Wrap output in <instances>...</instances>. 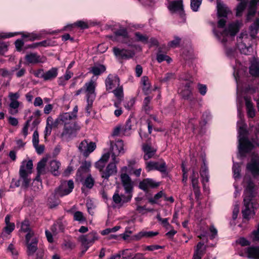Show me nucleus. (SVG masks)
Returning <instances> with one entry per match:
<instances>
[{
    "instance_id": "e433bc0d",
    "label": "nucleus",
    "mask_w": 259,
    "mask_h": 259,
    "mask_svg": "<svg viewBox=\"0 0 259 259\" xmlns=\"http://www.w3.org/2000/svg\"><path fill=\"white\" fill-rule=\"evenodd\" d=\"M205 247L204 244L201 242H199L196 246L195 251L193 255V259H201Z\"/></svg>"
},
{
    "instance_id": "de8ad7c7",
    "label": "nucleus",
    "mask_w": 259,
    "mask_h": 259,
    "mask_svg": "<svg viewBox=\"0 0 259 259\" xmlns=\"http://www.w3.org/2000/svg\"><path fill=\"white\" fill-rule=\"evenodd\" d=\"M10 112L12 114H15L18 113V108L20 105V102L18 101H10Z\"/></svg>"
},
{
    "instance_id": "c9c22d12",
    "label": "nucleus",
    "mask_w": 259,
    "mask_h": 259,
    "mask_svg": "<svg viewBox=\"0 0 259 259\" xmlns=\"http://www.w3.org/2000/svg\"><path fill=\"white\" fill-rule=\"evenodd\" d=\"M106 70V67L103 65H96L90 69L89 72L94 74V76H98L104 72Z\"/></svg>"
},
{
    "instance_id": "a18cd8bd",
    "label": "nucleus",
    "mask_w": 259,
    "mask_h": 259,
    "mask_svg": "<svg viewBox=\"0 0 259 259\" xmlns=\"http://www.w3.org/2000/svg\"><path fill=\"white\" fill-rule=\"evenodd\" d=\"M141 84L143 87V90L147 94L151 88V84L149 79L147 76H143L141 79Z\"/></svg>"
},
{
    "instance_id": "3c124183",
    "label": "nucleus",
    "mask_w": 259,
    "mask_h": 259,
    "mask_svg": "<svg viewBox=\"0 0 259 259\" xmlns=\"http://www.w3.org/2000/svg\"><path fill=\"white\" fill-rule=\"evenodd\" d=\"M246 7V4L245 2H240L236 7V16H241L243 12Z\"/></svg>"
},
{
    "instance_id": "2eb2a0df",
    "label": "nucleus",
    "mask_w": 259,
    "mask_h": 259,
    "mask_svg": "<svg viewBox=\"0 0 259 259\" xmlns=\"http://www.w3.org/2000/svg\"><path fill=\"white\" fill-rule=\"evenodd\" d=\"M106 90L108 92L120 86V79L118 76L114 74H110L105 79Z\"/></svg>"
},
{
    "instance_id": "a878e982",
    "label": "nucleus",
    "mask_w": 259,
    "mask_h": 259,
    "mask_svg": "<svg viewBox=\"0 0 259 259\" xmlns=\"http://www.w3.org/2000/svg\"><path fill=\"white\" fill-rule=\"evenodd\" d=\"M142 150L144 153L143 156L144 159L147 160L154 157L156 151V149L148 144H143L142 146Z\"/></svg>"
},
{
    "instance_id": "603ef678",
    "label": "nucleus",
    "mask_w": 259,
    "mask_h": 259,
    "mask_svg": "<svg viewBox=\"0 0 259 259\" xmlns=\"http://www.w3.org/2000/svg\"><path fill=\"white\" fill-rule=\"evenodd\" d=\"M21 66V60L20 61L19 64L15 67L12 68L11 71L6 70H2V74L4 76H11L13 73L17 70L19 69Z\"/></svg>"
},
{
    "instance_id": "4c0bfd02",
    "label": "nucleus",
    "mask_w": 259,
    "mask_h": 259,
    "mask_svg": "<svg viewBox=\"0 0 259 259\" xmlns=\"http://www.w3.org/2000/svg\"><path fill=\"white\" fill-rule=\"evenodd\" d=\"M58 75V69L57 68H52L49 70L45 72L44 80H52L57 77Z\"/></svg>"
},
{
    "instance_id": "2f4dec72",
    "label": "nucleus",
    "mask_w": 259,
    "mask_h": 259,
    "mask_svg": "<svg viewBox=\"0 0 259 259\" xmlns=\"http://www.w3.org/2000/svg\"><path fill=\"white\" fill-rule=\"evenodd\" d=\"M158 232L142 231L133 236V239L139 240L143 237L150 238L158 235Z\"/></svg>"
},
{
    "instance_id": "f8f14e48",
    "label": "nucleus",
    "mask_w": 259,
    "mask_h": 259,
    "mask_svg": "<svg viewBox=\"0 0 259 259\" xmlns=\"http://www.w3.org/2000/svg\"><path fill=\"white\" fill-rule=\"evenodd\" d=\"M97 77L93 76L91 80L86 82L83 88V91L85 93L86 98L95 99L96 98L95 89L97 86Z\"/></svg>"
},
{
    "instance_id": "6ab92c4d",
    "label": "nucleus",
    "mask_w": 259,
    "mask_h": 259,
    "mask_svg": "<svg viewBox=\"0 0 259 259\" xmlns=\"http://www.w3.org/2000/svg\"><path fill=\"white\" fill-rule=\"evenodd\" d=\"M96 148V145L95 143H88L86 140L82 141L78 146L79 151L84 156H88L91 153L95 150Z\"/></svg>"
},
{
    "instance_id": "774afa93",
    "label": "nucleus",
    "mask_w": 259,
    "mask_h": 259,
    "mask_svg": "<svg viewBox=\"0 0 259 259\" xmlns=\"http://www.w3.org/2000/svg\"><path fill=\"white\" fill-rule=\"evenodd\" d=\"M197 89L199 93L202 96H204L207 92V87L205 84L198 83L197 84Z\"/></svg>"
},
{
    "instance_id": "c85d7f7f",
    "label": "nucleus",
    "mask_w": 259,
    "mask_h": 259,
    "mask_svg": "<svg viewBox=\"0 0 259 259\" xmlns=\"http://www.w3.org/2000/svg\"><path fill=\"white\" fill-rule=\"evenodd\" d=\"M110 156L109 152H107L103 154L100 159L96 163V167L100 171L103 169L106 162L108 161Z\"/></svg>"
},
{
    "instance_id": "09e8293b",
    "label": "nucleus",
    "mask_w": 259,
    "mask_h": 259,
    "mask_svg": "<svg viewBox=\"0 0 259 259\" xmlns=\"http://www.w3.org/2000/svg\"><path fill=\"white\" fill-rule=\"evenodd\" d=\"M202 0H191L190 8L192 11L198 12L201 5Z\"/></svg>"
},
{
    "instance_id": "13d9d810",
    "label": "nucleus",
    "mask_w": 259,
    "mask_h": 259,
    "mask_svg": "<svg viewBox=\"0 0 259 259\" xmlns=\"http://www.w3.org/2000/svg\"><path fill=\"white\" fill-rule=\"evenodd\" d=\"M157 60L159 63L166 61L168 63H169L171 61V59L169 56L162 54H157Z\"/></svg>"
},
{
    "instance_id": "4d7b16f0",
    "label": "nucleus",
    "mask_w": 259,
    "mask_h": 259,
    "mask_svg": "<svg viewBox=\"0 0 259 259\" xmlns=\"http://www.w3.org/2000/svg\"><path fill=\"white\" fill-rule=\"evenodd\" d=\"M94 184V180L91 175H89L83 182V185L88 188L93 187Z\"/></svg>"
},
{
    "instance_id": "b1692460",
    "label": "nucleus",
    "mask_w": 259,
    "mask_h": 259,
    "mask_svg": "<svg viewBox=\"0 0 259 259\" xmlns=\"http://www.w3.org/2000/svg\"><path fill=\"white\" fill-rule=\"evenodd\" d=\"M240 255L246 256L249 259H259V245L248 247L246 248L244 254Z\"/></svg>"
},
{
    "instance_id": "ddd939ff",
    "label": "nucleus",
    "mask_w": 259,
    "mask_h": 259,
    "mask_svg": "<svg viewBox=\"0 0 259 259\" xmlns=\"http://www.w3.org/2000/svg\"><path fill=\"white\" fill-rule=\"evenodd\" d=\"M98 235L95 232H90L86 235H81L78 238L79 241L85 248V250H87L95 241L98 240Z\"/></svg>"
},
{
    "instance_id": "bb28decb",
    "label": "nucleus",
    "mask_w": 259,
    "mask_h": 259,
    "mask_svg": "<svg viewBox=\"0 0 259 259\" xmlns=\"http://www.w3.org/2000/svg\"><path fill=\"white\" fill-rule=\"evenodd\" d=\"M198 178V174L197 172H195L194 170L193 169V173L190 178L193 190L196 197H198L200 194Z\"/></svg>"
},
{
    "instance_id": "9d476101",
    "label": "nucleus",
    "mask_w": 259,
    "mask_h": 259,
    "mask_svg": "<svg viewBox=\"0 0 259 259\" xmlns=\"http://www.w3.org/2000/svg\"><path fill=\"white\" fill-rule=\"evenodd\" d=\"M167 8L171 13L177 14L182 19V21L184 20L185 14L182 0H177L169 2Z\"/></svg>"
},
{
    "instance_id": "6e6552de",
    "label": "nucleus",
    "mask_w": 259,
    "mask_h": 259,
    "mask_svg": "<svg viewBox=\"0 0 259 259\" xmlns=\"http://www.w3.org/2000/svg\"><path fill=\"white\" fill-rule=\"evenodd\" d=\"M250 41L246 31L241 32L237 38V47L241 54L249 55L252 52Z\"/></svg>"
},
{
    "instance_id": "dca6fc26",
    "label": "nucleus",
    "mask_w": 259,
    "mask_h": 259,
    "mask_svg": "<svg viewBox=\"0 0 259 259\" xmlns=\"http://www.w3.org/2000/svg\"><path fill=\"white\" fill-rule=\"evenodd\" d=\"M247 170L250 172L254 177L259 172V156L257 155L252 156L251 160L246 166Z\"/></svg>"
},
{
    "instance_id": "4be33fe9",
    "label": "nucleus",
    "mask_w": 259,
    "mask_h": 259,
    "mask_svg": "<svg viewBox=\"0 0 259 259\" xmlns=\"http://www.w3.org/2000/svg\"><path fill=\"white\" fill-rule=\"evenodd\" d=\"M25 59L26 63L29 64H37L44 63L46 61V58L44 56L38 55L37 53H30L26 55Z\"/></svg>"
},
{
    "instance_id": "1a4fd4ad",
    "label": "nucleus",
    "mask_w": 259,
    "mask_h": 259,
    "mask_svg": "<svg viewBox=\"0 0 259 259\" xmlns=\"http://www.w3.org/2000/svg\"><path fill=\"white\" fill-rule=\"evenodd\" d=\"M217 8L218 11V15L220 18L218 21V27L219 29H223L226 20L228 10L225 5L221 2V0H217Z\"/></svg>"
},
{
    "instance_id": "f257e3e1",
    "label": "nucleus",
    "mask_w": 259,
    "mask_h": 259,
    "mask_svg": "<svg viewBox=\"0 0 259 259\" xmlns=\"http://www.w3.org/2000/svg\"><path fill=\"white\" fill-rule=\"evenodd\" d=\"M242 25L241 21H236L230 23L227 29L222 32H218L214 29L213 32L218 39L220 41L225 48V53L228 57L231 59V64L234 69V76L237 84V105L238 120L237 122L238 132V149L239 153L243 154L250 151L256 146H259L257 142L252 140L249 141L248 139V132L247 125L245 123L243 114L241 111L245 102L246 111L248 118H253L255 116L256 110L250 98L247 97L248 94L244 89V84L242 78L247 71V66L245 63H241L238 58L237 50L230 45L231 39L239 31Z\"/></svg>"
},
{
    "instance_id": "37998d69",
    "label": "nucleus",
    "mask_w": 259,
    "mask_h": 259,
    "mask_svg": "<svg viewBox=\"0 0 259 259\" xmlns=\"http://www.w3.org/2000/svg\"><path fill=\"white\" fill-rule=\"evenodd\" d=\"M232 170L233 172V178L235 181H237L240 178L241 164L234 162Z\"/></svg>"
},
{
    "instance_id": "aec40b11",
    "label": "nucleus",
    "mask_w": 259,
    "mask_h": 259,
    "mask_svg": "<svg viewBox=\"0 0 259 259\" xmlns=\"http://www.w3.org/2000/svg\"><path fill=\"white\" fill-rule=\"evenodd\" d=\"M117 163L113 161L109 163L105 169H102L101 171L102 177L104 179L108 180L110 176L116 174L117 171L116 164Z\"/></svg>"
},
{
    "instance_id": "ea45409f",
    "label": "nucleus",
    "mask_w": 259,
    "mask_h": 259,
    "mask_svg": "<svg viewBox=\"0 0 259 259\" xmlns=\"http://www.w3.org/2000/svg\"><path fill=\"white\" fill-rule=\"evenodd\" d=\"M23 167L25 173L30 174L32 172L33 163L31 160H23L21 163L20 168Z\"/></svg>"
},
{
    "instance_id": "7c9ffc66",
    "label": "nucleus",
    "mask_w": 259,
    "mask_h": 259,
    "mask_svg": "<svg viewBox=\"0 0 259 259\" xmlns=\"http://www.w3.org/2000/svg\"><path fill=\"white\" fill-rule=\"evenodd\" d=\"M259 29V19H257L249 27L248 35L250 40L251 41L252 39L256 37V35L258 33Z\"/></svg>"
},
{
    "instance_id": "72a5a7b5",
    "label": "nucleus",
    "mask_w": 259,
    "mask_h": 259,
    "mask_svg": "<svg viewBox=\"0 0 259 259\" xmlns=\"http://www.w3.org/2000/svg\"><path fill=\"white\" fill-rule=\"evenodd\" d=\"M50 170L52 174L54 176H58L59 175L60 172L59 169L60 167L61 163L59 161L56 160L50 161L49 162Z\"/></svg>"
},
{
    "instance_id": "412c9836",
    "label": "nucleus",
    "mask_w": 259,
    "mask_h": 259,
    "mask_svg": "<svg viewBox=\"0 0 259 259\" xmlns=\"http://www.w3.org/2000/svg\"><path fill=\"white\" fill-rule=\"evenodd\" d=\"M200 173L203 189L206 190L207 188L206 184L209 182V177L207 163L205 159H203V164L201 166Z\"/></svg>"
},
{
    "instance_id": "f03ea898",
    "label": "nucleus",
    "mask_w": 259,
    "mask_h": 259,
    "mask_svg": "<svg viewBox=\"0 0 259 259\" xmlns=\"http://www.w3.org/2000/svg\"><path fill=\"white\" fill-rule=\"evenodd\" d=\"M244 182L246 183L243 194V207L242 214L243 219L249 220L254 217L256 211L259 207V202L255 198L256 187L250 180L245 178Z\"/></svg>"
},
{
    "instance_id": "20e7f679",
    "label": "nucleus",
    "mask_w": 259,
    "mask_h": 259,
    "mask_svg": "<svg viewBox=\"0 0 259 259\" xmlns=\"http://www.w3.org/2000/svg\"><path fill=\"white\" fill-rule=\"evenodd\" d=\"M118 39L121 40L123 43L126 44L130 47V49H119L114 47L113 49V53L116 58L122 59H128L134 57L135 52L133 50L135 46L133 41H131L126 31L123 32V35H118Z\"/></svg>"
},
{
    "instance_id": "680f3d73",
    "label": "nucleus",
    "mask_w": 259,
    "mask_h": 259,
    "mask_svg": "<svg viewBox=\"0 0 259 259\" xmlns=\"http://www.w3.org/2000/svg\"><path fill=\"white\" fill-rule=\"evenodd\" d=\"M198 121L193 119H191L189 121L187 125V128L190 132L193 133H196L195 125L197 124Z\"/></svg>"
},
{
    "instance_id": "c756f323",
    "label": "nucleus",
    "mask_w": 259,
    "mask_h": 259,
    "mask_svg": "<svg viewBox=\"0 0 259 259\" xmlns=\"http://www.w3.org/2000/svg\"><path fill=\"white\" fill-rule=\"evenodd\" d=\"M128 171V167L127 166H123L120 170V180L122 185H124V180H126L125 182L131 186H134V183L132 181L130 176L126 174Z\"/></svg>"
},
{
    "instance_id": "39448f33",
    "label": "nucleus",
    "mask_w": 259,
    "mask_h": 259,
    "mask_svg": "<svg viewBox=\"0 0 259 259\" xmlns=\"http://www.w3.org/2000/svg\"><path fill=\"white\" fill-rule=\"evenodd\" d=\"M69 114L60 115L56 119V122L64 125L62 136L71 137L78 131L80 126L75 122V119H70Z\"/></svg>"
},
{
    "instance_id": "cd10ccee",
    "label": "nucleus",
    "mask_w": 259,
    "mask_h": 259,
    "mask_svg": "<svg viewBox=\"0 0 259 259\" xmlns=\"http://www.w3.org/2000/svg\"><path fill=\"white\" fill-rule=\"evenodd\" d=\"M46 162L47 160L45 158L42 159L39 162H38L37 166L38 176L33 181V183H40L39 176L44 174L45 172V166L46 165Z\"/></svg>"
},
{
    "instance_id": "4468645a",
    "label": "nucleus",
    "mask_w": 259,
    "mask_h": 259,
    "mask_svg": "<svg viewBox=\"0 0 259 259\" xmlns=\"http://www.w3.org/2000/svg\"><path fill=\"white\" fill-rule=\"evenodd\" d=\"M73 188L74 183L73 181L69 180L67 182H63L56 191V195L61 197L68 195L72 192Z\"/></svg>"
},
{
    "instance_id": "0eeeda50",
    "label": "nucleus",
    "mask_w": 259,
    "mask_h": 259,
    "mask_svg": "<svg viewBox=\"0 0 259 259\" xmlns=\"http://www.w3.org/2000/svg\"><path fill=\"white\" fill-rule=\"evenodd\" d=\"M45 32V30L41 31L39 33L35 32H0V38H10L18 35H21L22 37L26 41H33L39 39L41 38V35Z\"/></svg>"
},
{
    "instance_id": "423d86ee",
    "label": "nucleus",
    "mask_w": 259,
    "mask_h": 259,
    "mask_svg": "<svg viewBox=\"0 0 259 259\" xmlns=\"http://www.w3.org/2000/svg\"><path fill=\"white\" fill-rule=\"evenodd\" d=\"M191 75L189 73L182 74L180 79L182 82L178 89V93L181 96L185 99H188L192 95V89L191 84L192 83Z\"/></svg>"
},
{
    "instance_id": "7ed1b4c3",
    "label": "nucleus",
    "mask_w": 259,
    "mask_h": 259,
    "mask_svg": "<svg viewBox=\"0 0 259 259\" xmlns=\"http://www.w3.org/2000/svg\"><path fill=\"white\" fill-rule=\"evenodd\" d=\"M125 181L124 179V185H122L124 193H123L121 188L118 187L112 196L113 202L117 207L123 206L124 204L130 202L133 197L134 186L127 184Z\"/></svg>"
},
{
    "instance_id": "393cba45",
    "label": "nucleus",
    "mask_w": 259,
    "mask_h": 259,
    "mask_svg": "<svg viewBox=\"0 0 259 259\" xmlns=\"http://www.w3.org/2000/svg\"><path fill=\"white\" fill-rule=\"evenodd\" d=\"M23 167H21L20 168L19 170V175H20V179L19 181H18V184H16L17 187H18L20 186V183L22 186V187L26 188H27L29 184L30 183L31 180L28 177V175L29 174L25 173L24 172V170L23 169Z\"/></svg>"
},
{
    "instance_id": "052dcab7",
    "label": "nucleus",
    "mask_w": 259,
    "mask_h": 259,
    "mask_svg": "<svg viewBox=\"0 0 259 259\" xmlns=\"http://www.w3.org/2000/svg\"><path fill=\"white\" fill-rule=\"evenodd\" d=\"M73 219L75 221L80 222H84L85 221V218L84 217L83 213L81 211H76L73 214Z\"/></svg>"
},
{
    "instance_id": "e2e57ef3",
    "label": "nucleus",
    "mask_w": 259,
    "mask_h": 259,
    "mask_svg": "<svg viewBox=\"0 0 259 259\" xmlns=\"http://www.w3.org/2000/svg\"><path fill=\"white\" fill-rule=\"evenodd\" d=\"M151 98L150 97H146L143 102V109L146 112L148 113L150 110V106L149 105L151 101Z\"/></svg>"
},
{
    "instance_id": "79ce46f5",
    "label": "nucleus",
    "mask_w": 259,
    "mask_h": 259,
    "mask_svg": "<svg viewBox=\"0 0 259 259\" xmlns=\"http://www.w3.org/2000/svg\"><path fill=\"white\" fill-rule=\"evenodd\" d=\"M91 166V163L90 161H84L77 171V175L81 176L84 173L88 172Z\"/></svg>"
},
{
    "instance_id": "49530a36",
    "label": "nucleus",
    "mask_w": 259,
    "mask_h": 259,
    "mask_svg": "<svg viewBox=\"0 0 259 259\" xmlns=\"http://www.w3.org/2000/svg\"><path fill=\"white\" fill-rule=\"evenodd\" d=\"M52 118L50 117H48L47 121V125L44 131L45 138L46 139L47 137L50 135L52 130Z\"/></svg>"
},
{
    "instance_id": "a211bd4d",
    "label": "nucleus",
    "mask_w": 259,
    "mask_h": 259,
    "mask_svg": "<svg viewBox=\"0 0 259 259\" xmlns=\"http://www.w3.org/2000/svg\"><path fill=\"white\" fill-rule=\"evenodd\" d=\"M146 168L147 171L157 170L160 172H165L166 170V165L163 161H149L146 163Z\"/></svg>"
},
{
    "instance_id": "f3484780",
    "label": "nucleus",
    "mask_w": 259,
    "mask_h": 259,
    "mask_svg": "<svg viewBox=\"0 0 259 259\" xmlns=\"http://www.w3.org/2000/svg\"><path fill=\"white\" fill-rule=\"evenodd\" d=\"M33 236V232H29L26 235V241L27 246V253L29 255L33 254L37 248V240L36 238H31Z\"/></svg>"
},
{
    "instance_id": "5fc2aeb1",
    "label": "nucleus",
    "mask_w": 259,
    "mask_h": 259,
    "mask_svg": "<svg viewBox=\"0 0 259 259\" xmlns=\"http://www.w3.org/2000/svg\"><path fill=\"white\" fill-rule=\"evenodd\" d=\"M181 41V38L178 36H175L174 39L168 43L169 48H175L179 46Z\"/></svg>"
},
{
    "instance_id": "864d4df0",
    "label": "nucleus",
    "mask_w": 259,
    "mask_h": 259,
    "mask_svg": "<svg viewBox=\"0 0 259 259\" xmlns=\"http://www.w3.org/2000/svg\"><path fill=\"white\" fill-rule=\"evenodd\" d=\"M21 231L27 233L28 234L29 232H33L30 229L29 227V223L28 221L25 220L21 223Z\"/></svg>"
},
{
    "instance_id": "6e6d98bb",
    "label": "nucleus",
    "mask_w": 259,
    "mask_h": 259,
    "mask_svg": "<svg viewBox=\"0 0 259 259\" xmlns=\"http://www.w3.org/2000/svg\"><path fill=\"white\" fill-rule=\"evenodd\" d=\"M135 37L137 40L146 44L148 42V37L140 32L135 33Z\"/></svg>"
},
{
    "instance_id": "a19ab883",
    "label": "nucleus",
    "mask_w": 259,
    "mask_h": 259,
    "mask_svg": "<svg viewBox=\"0 0 259 259\" xmlns=\"http://www.w3.org/2000/svg\"><path fill=\"white\" fill-rule=\"evenodd\" d=\"M163 197H165V192L162 190L155 194L153 197L149 198L148 200L151 204H159V200L161 198H163Z\"/></svg>"
},
{
    "instance_id": "69168bd1",
    "label": "nucleus",
    "mask_w": 259,
    "mask_h": 259,
    "mask_svg": "<svg viewBox=\"0 0 259 259\" xmlns=\"http://www.w3.org/2000/svg\"><path fill=\"white\" fill-rule=\"evenodd\" d=\"M250 238L253 241H259V225L256 230H253L250 235Z\"/></svg>"
},
{
    "instance_id": "0e129e2a",
    "label": "nucleus",
    "mask_w": 259,
    "mask_h": 259,
    "mask_svg": "<svg viewBox=\"0 0 259 259\" xmlns=\"http://www.w3.org/2000/svg\"><path fill=\"white\" fill-rule=\"evenodd\" d=\"M132 128V125L131 123V121L130 120H128L126 122V124L124 126V128H122L123 129V133L122 134L123 136H128L130 135V131H131Z\"/></svg>"
},
{
    "instance_id": "c03bdc74",
    "label": "nucleus",
    "mask_w": 259,
    "mask_h": 259,
    "mask_svg": "<svg viewBox=\"0 0 259 259\" xmlns=\"http://www.w3.org/2000/svg\"><path fill=\"white\" fill-rule=\"evenodd\" d=\"M109 92H112L114 94L115 97L116 98L117 100H123V90L122 85H120L119 87L113 89L112 91H111Z\"/></svg>"
},
{
    "instance_id": "8fccbe9b",
    "label": "nucleus",
    "mask_w": 259,
    "mask_h": 259,
    "mask_svg": "<svg viewBox=\"0 0 259 259\" xmlns=\"http://www.w3.org/2000/svg\"><path fill=\"white\" fill-rule=\"evenodd\" d=\"M75 26L78 27L82 29H87L92 25L91 22L87 21L80 20L75 22Z\"/></svg>"
},
{
    "instance_id": "bf43d9fd",
    "label": "nucleus",
    "mask_w": 259,
    "mask_h": 259,
    "mask_svg": "<svg viewBox=\"0 0 259 259\" xmlns=\"http://www.w3.org/2000/svg\"><path fill=\"white\" fill-rule=\"evenodd\" d=\"M152 120L159 122V120L154 115H150V118L148 119V132L149 134H151L152 132V126H153V123H152Z\"/></svg>"
},
{
    "instance_id": "9b49d317",
    "label": "nucleus",
    "mask_w": 259,
    "mask_h": 259,
    "mask_svg": "<svg viewBox=\"0 0 259 259\" xmlns=\"http://www.w3.org/2000/svg\"><path fill=\"white\" fill-rule=\"evenodd\" d=\"M123 147V142L122 140H117L115 142L111 143V153L110 154L112 161L119 162V159L117 157L124 153Z\"/></svg>"
},
{
    "instance_id": "473e14b6",
    "label": "nucleus",
    "mask_w": 259,
    "mask_h": 259,
    "mask_svg": "<svg viewBox=\"0 0 259 259\" xmlns=\"http://www.w3.org/2000/svg\"><path fill=\"white\" fill-rule=\"evenodd\" d=\"M249 73L254 77H259V62L254 59L251 63L249 67Z\"/></svg>"
},
{
    "instance_id": "58836bf2",
    "label": "nucleus",
    "mask_w": 259,
    "mask_h": 259,
    "mask_svg": "<svg viewBox=\"0 0 259 259\" xmlns=\"http://www.w3.org/2000/svg\"><path fill=\"white\" fill-rule=\"evenodd\" d=\"M5 223L6 227L4 228V232L9 234L14 230L15 226L14 223L10 222V217L9 215L6 217Z\"/></svg>"
},
{
    "instance_id": "338daca9",
    "label": "nucleus",
    "mask_w": 259,
    "mask_h": 259,
    "mask_svg": "<svg viewBox=\"0 0 259 259\" xmlns=\"http://www.w3.org/2000/svg\"><path fill=\"white\" fill-rule=\"evenodd\" d=\"M123 129L121 127V125H118L115 126L112 132L113 136H123Z\"/></svg>"
},
{
    "instance_id": "f704fd0d",
    "label": "nucleus",
    "mask_w": 259,
    "mask_h": 259,
    "mask_svg": "<svg viewBox=\"0 0 259 259\" xmlns=\"http://www.w3.org/2000/svg\"><path fill=\"white\" fill-rule=\"evenodd\" d=\"M244 90L246 91V92L247 94H255V95L253 96L254 100L256 102L257 107L258 109V110L259 111V89H254L252 88L248 87L246 88L244 87Z\"/></svg>"
},
{
    "instance_id": "5701e85b",
    "label": "nucleus",
    "mask_w": 259,
    "mask_h": 259,
    "mask_svg": "<svg viewBox=\"0 0 259 259\" xmlns=\"http://www.w3.org/2000/svg\"><path fill=\"white\" fill-rule=\"evenodd\" d=\"M160 184V182H156L152 179L147 178L140 182L139 187L144 191H147L149 188L158 187Z\"/></svg>"
}]
</instances>
